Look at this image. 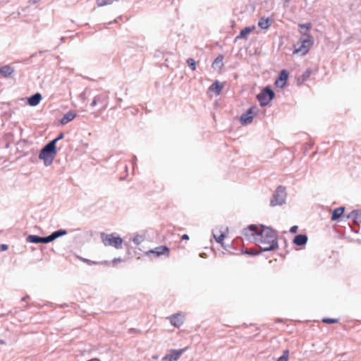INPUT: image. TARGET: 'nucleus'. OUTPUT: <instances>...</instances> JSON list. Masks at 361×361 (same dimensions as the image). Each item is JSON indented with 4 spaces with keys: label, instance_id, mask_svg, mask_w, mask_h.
<instances>
[{
    "label": "nucleus",
    "instance_id": "6e6552de",
    "mask_svg": "<svg viewBox=\"0 0 361 361\" xmlns=\"http://www.w3.org/2000/svg\"><path fill=\"white\" fill-rule=\"evenodd\" d=\"M26 241L27 243H35V244H38V243L47 244V243L51 242L50 235L39 236V235H29L26 238Z\"/></svg>",
    "mask_w": 361,
    "mask_h": 361
},
{
    "label": "nucleus",
    "instance_id": "72a5a7b5",
    "mask_svg": "<svg viewBox=\"0 0 361 361\" xmlns=\"http://www.w3.org/2000/svg\"><path fill=\"white\" fill-rule=\"evenodd\" d=\"M82 261H83L84 262L87 263V264L89 265H92V264H102V262H94V261H92L90 259H85V258H82L80 257V258Z\"/></svg>",
    "mask_w": 361,
    "mask_h": 361
},
{
    "label": "nucleus",
    "instance_id": "a18cd8bd",
    "mask_svg": "<svg viewBox=\"0 0 361 361\" xmlns=\"http://www.w3.org/2000/svg\"><path fill=\"white\" fill-rule=\"evenodd\" d=\"M28 298H29V296H28V295H26V296L23 297V298H22V300H23V301H25Z\"/></svg>",
    "mask_w": 361,
    "mask_h": 361
},
{
    "label": "nucleus",
    "instance_id": "393cba45",
    "mask_svg": "<svg viewBox=\"0 0 361 361\" xmlns=\"http://www.w3.org/2000/svg\"><path fill=\"white\" fill-rule=\"evenodd\" d=\"M271 23L268 18H261L258 22V26L262 29H267Z\"/></svg>",
    "mask_w": 361,
    "mask_h": 361
},
{
    "label": "nucleus",
    "instance_id": "e433bc0d",
    "mask_svg": "<svg viewBox=\"0 0 361 361\" xmlns=\"http://www.w3.org/2000/svg\"><path fill=\"white\" fill-rule=\"evenodd\" d=\"M8 248V246L6 244H0V251L1 252H3V251H6L7 250Z\"/></svg>",
    "mask_w": 361,
    "mask_h": 361
},
{
    "label": "nucleus",
    "instance_id": "f257e3e1",
    "mask_svg": "<svg viewBox=\"0 0 361 361\" xmlns=\"http://www.w3.org/2000/svg\"><path fill=\"white\" fill-rule=\"evenodd\" d=\"M242 234L248 240L253 239L257 244H268V247H261L262 251L274 250L279 247L276 231L270 227L262 224H250L243 230Z\"/></svg>",
    "mask_w": 361,
    "mask_h": 361
},
{
    "label": "nucleus",
    "instance_id": "6e6d98bb",
    "mask_svg": "<svg viewBox=\"0 0 361 361\" xmlns=\"http://www.w3.org/2000/svg\"><path fill=\"white\" fill-rule=\"evenodd\" d=\"M43 52H44V51H39L38 53H39V54H42V53H43Z\"/></svg>",
    "mask_w": 361,
    "mask_h": 361
},
{
    "label": "nucleus",
    "instance_id": "b1692460",
    "mask_svg": "<svg viewBox=\"0 0 361 361\" xmlns=\"http://www.w3.org/2000/svg\"><path fill=\"white\" fill-rule=\"evenodd\" d=\"M264 251H262V247H261V250H259V249H257V250H253V249L242 250V253L247 255H250V256H256V255H258L261 254Z\"/></svg>",
    "mask_w": 361,
    "mask_h": 361
},
{
    "label": "nucleus",
    "instance_id": "6ab92c4d",
    "mask_svg": "<svg viewBox=\"0 0 361 361\" xmlns=\"http://www.w3.org/2000/svg\"><path fill=\"white\" fill-rule=\"evenodd\" d=\"M76 116V114L74 111H69L66 114H65L63 118L61 119L60 123L61 125H66L72 120H73Z\"/></svg>",
    "mask_w": 361,
    "mask_h": 361
},
{
    "label": "nucleus",
    "instance_id": "603ef678",
    "mask_svg": "<svg viewBox=\"0 0 361 361\" xmlns=\"http://www.w3.org/2000/svg\"><path fill=\"white\" fill-rule=\"evenodd\" d=\"M7 166H8V165L6 164V165L3 166L1 168L4 169V168L7 167Z\"/></svg>",
    "mask_w": 361,
    "mask_h": 361
},
{
    "label": "nucleus",
    "instance_id": "5701e85b",
    "mask_svg": "<svg viewBox=\"0 0 361 361\" xmlns=\"http://www.w3.org/2000/svg\"><path fill=\"white\" fill-rule=\"evenodd\" d=\"M66 234H67L66 230H65V229H59V230L53 232L52 233H51L49 235H50V238H51V240L52 242L54 240H56V238H59L61 236L65 235Z\"/></svg>",
    "mask_w": 361,
    "mask_h": 361
},
{
    "label": "nucleus",
    "instance_id": "473e14b6",
    "mask_svg": "<svg viewBox=\"0 0 361 361\" xmlns=\"http://www.w3.org/2000/svg\"><path fill=\"white\" fill-rule=\"evenodd\" d=\"M30 158L36 157L37 155V150L32 149L30 152H27L24 154V156H30Z\"/></svg>",
    "mask_w": 361,
    "mask_h": 361
},
{
    "label": "nucleus",
    "instance_id": "ddd939ff",
    "mask_svg": "<svg viewBox=\"0 0 361 361\" xmlns=\"http://www.w3.org/2000/svg\"><path fill=\"white\" fill-rule=\"evenodd\" d=\"M347 218L352 219L356 225L359 226L361 224V209L352 211Z\"/></svg>",
    "mask_w": 361,
    "mask_h": 361
},
{
    "label": "nucleus",
    "instance_id": "dca6fc26",
    "mask_svg": "<svg viewBox=\"0 0 361 361\" xmlns=\"http://www.w3.org/2000/svg\"><path fill=\"white\" fill-rule=\"evenodd\" d=\"M307 240L306 234H298L294 237L293 243L298 246H303L306 245Z\"/></svg>",
    "mask_w": 361,
    "mask_h": 361
},
{
    "label": "nucleus",
    "instance_id": "f8f14e48",
    "mask_svg": "<svg viewBox=\"0 0 361 361\" xmlns=\"http://www.w3.org/2000/svg\"><path fill=\"white\" fill-rule=\"evenodd\" d=\"M170 252V249L165 245H161L155 247L154 250H149L147 254L152 253L155 254L156 256L159 257L161 255H167L169 256Z\"/></svg>",
    "mask_w": 361,
    "mask_h": 361
},
{
    "label": "nucleus",
    "instance_id": "20e7f679",
    "mask_svg": "<svg viewBox=\"0 0 361 361\" xmlns=\"http://www.w3.org/2000/svg\"><path fill=\"white\" fill-rule=\"evenodd\" d=\"M101 238L105 246H112L116 249L121 248L123 240L120 236L115 237L113 233H102Z\"/></svg>",
    "mask_w": 361,
    "mask_h": 361
},
{
    "label": "nucleus",
    "instance_id": "423d86ee",
    "mask_svg": "<svg viewBox=\"0 0 361 361\" xmlns=\"http://www.w3.org/2000/svg\"><path fill=\"white\" fill-rule=\"evenodd\" d=\"M56 152V141H50L40 150L38 158H54Z\"/></svg>",
    "mask_w": 361,
    "mask_h": 361
},
{
    "label": "nucleus",
    "instance_id": "9d476101",
    "mask_svg": "<svg viewBox=\"0 0 361 361\" xmlns=\"http://www.w3.org/2000/svg\"><path fill=\"white\" fill-rule=\"evenodd\" d=\"M185 349L171 350L169 354L163 357V360L166 361H176L179 359L181 355L184 353Z\"/></svg>",
    "mask_w": 361,
    "mask_h": 361
},
{
    "label": "nucleus",
    "instance_id": "4be33fe9",
    "mask_svg": "<svg viewBox=\"0 0 361 361\" xmlns=\"http://www.w3.org/2000/svg\"><path fill=\"white\" fill-rule=\"evenodd\" d=\"M222 89L223 85L218 80H216L209 87V91L215 92V94L217 95L220 94Z\"/></svg>",
    "mask_w": 361,
    "mask_h": 361
},
{
    "label": "nucleus",
    "instance_id": "c756f323",
    "mask_svg": "<svg viewBox=\"0 0 361 361\" xmlns=\"http://www.w3.org/2000/svg\"><path fill=\"white\" fill-rule=\"evenodd\" d=\"M298 27H300V30L305 29V32H308L312 27V24L310 23L299 24Z\"/></svg>",
    "mask_w": 361,
    "mask_h": 361
},
{
    "label": "nucleus",
    "instance_id": "2eb2a0df",
    "mask_svg": "<svg viewBox=\"0 0 361 361\" xmlns=\"http://www.w3.org/2000/svg\"><path fill=\"white\" fill-rule=\"evenodd\" d=\"M345 210V207H339L336 208L334 210L331 211V220L332 221H338L339 219L342 216Z\"/></svg>",
    "mask_w": 361,
    "mask_h": 361
},
{
    "label": "nucleus",
    "instance_id": "79ce46f5",
    "mask_svg": "<svg viewBox=\"0 0 361 361\" xmlns=\"http://www.w3.org/2000/svg\"><path fill=\"white\" fill-rule=\"evenodd\" d=\"M259 245V249L261 250V247H268V244H258Z\"/></svg>",
    "mask_w": 361,
    "mask_h": 361
},
{
    "label": "nucleus",
    "instance_id": "5fc2aeb1",
    "mask_svg": "<svg viewBox=\"0 0 361 361\" xmlns=\"http://www.w3.org/2000/svg\"><path fill=\"white\" fill-rule=\"evenodd\" d=\"M63 39H64V37H61V42H63Z\"/></svg>",
    "mask_w": 361,
    "mask_h": 361
},
{
    "label": "nucleus",
    "instance_id": "7ed1b4c3",
    "mask_svg": "<svg viewBox=\"0 0 361 361\" xmlns=\"http://www.w3.org/2000/svg\"><path fill=\"white\" fill-rule=\"evenodd\" d=\"M274 91L270 87L267 86L257 95V99L261 106H266L274 98Z\"/></svg>",
    "mask_w": 361,
    "mask_h": 361
},
{
    "label": "nucleus",
    "instance_id": "2f4dec72",
    "mask_svg": "<svg viewBox=\"0 0 361 361\" xmlns=\"http://www.w3.org/2000/svg\"><path fill=\"white\" fill-rule=\"evenodd\" d=\"M322 322L326 324H336L338 322V319H332L326 317L322 319Z\"/></svg>",
    "mask_w": 361,
    "mask_h": 361
},
{
    "label": "nucleus",
    "instance_id": "0eeeda50",
    "mask_svg": "<svg viewBox=\"0 0 361 361\" xmlns=\"http://www.w3.org/2000/svg\"><path fill=\"white\" fill-rule=\"evenodd\" d=\"M256 106H250L245 112L242 114L240 117V123L243 125H247L252 122L254 117L256 116V113L253 110Z\"/></svg>",
    "mask_w": 361,
    "mask_h": 361
},
{
    "label": "nucleus",
    "instance_id": "864d4df0",
    "mask_svg": "<svg viewBox=\"0 0 361 361\" xmlns=\"http://www.w3.org/2000/svg\"><path fill=\"white\" fill-rule=\"evenodd\" d=\"M290 0H285V3H288Z\"/></svg>",
    "mask_w": 361,
    "mask_h": 361
},
{
    "label": "nucleus",
    "instance_id": "f704fd0d",
    "mask_svg": "<svg viewBox=\"0 0 361 361\" xmlns=\"http://www.w3.org/2000/svg\"><path fill=\"white\" fill-rule=\"evenodd\" d=\"M45 166H49L52 164L54 159H42Z\"/></svg>",
    "mask_w": 361,
    "mask_h": 361
},
{
    "label": "nucleus",
    "instance_id": "37998d69",
    "mask_svg": "<svg viewBox=\"0 0 361 361\" xmlns=\"http://www.w3.org/2000/svg\"><path fill=\"white\" fill-rule=\"evenodd\" d=\"M121 258L118 257V258L114 259L113 262H121Z\"/></svg>",
    "mask_w": 361,
    "mask_h": 361
},
{
    "label": "nucleus",
    "instance_id": "4468645a",
    "mask_svg": "<svg viewBox=\"0 0 361 361\" xmlns=\"http://www.w3.org/2000/svg\"><path fill=\"white\" fill-rule=\"evenodd\" d=\"M171 324L175 327H180L183 324V317L180 314H174L169 317Z\"/></svg>",
    "mask_w": 361,
    "mask_h": 361
},
{
    "label": "nucleus",
    "instance_id": "58836bf2",
    "mask_svg": "<svg viewBox=\"0 0 361 361\" xmlns=\"http://www.w3.org/2000/svg\"><path fill=\"white\" fill-rule=\"evenodd\" d=\"M129 334H133V333H140L141 331L137 329L131 328L128 330Z\"/></svg>",
    "mask_w": 361,
    "mask_h": 361
},
{
    "label": "nucleus",
    "instance_id": "c85d7f7f",
    "mask_svg": "<svg viewBox=\"0 0 361 361\" xmlns=\"http://www.w3.org/2000/svg\"><path fill=\"white\" fill-rule=\"evenodd\" d=\"M144 240V238L142 235H137L133 238V242L135 245H139Z\"/></svg>",
    "mask_w": 361,
    "mask_h": 361
},
{
    "label": "nucleus",
    "instance_id": "c03bdc74",
    "mask_svg": "<svg viewBox=\"0 0 361 361\" xmlns=\"http://www.w3.org/2000/svg\"><path fill=\"white\" fill-rule=\"evenodd\" d=\"M350 229L352 231L355 232V233H357L358 231L357 230H355L352 226H350Z\"/></svg>",
    "mask_w": 361,
    "mask_h": 361
},
{
    "label": "nucleus",
    "instance_id": "09e8293b",
    "mask_svg": "<svg viewBox=\"0 0 361 361\" xmlns=\"http://www.w3.org/2000/svg\"><path fill=\"white\" fill-rule=\"evenodd\" d=\"M204 255H205V253H201V254H200V257H204Z\"/></svg>",
    "mask_w": 361,
    "mask_h": 361
},
{
    "label": "nucleus",
    "instance_id": "412c9836",
    "mask_svg": "<svg viewBox=\"0 0 361 361\" xmlns=\"http://www.w3.org/2000/svg\"><path fill=\"white\" fill-rule=\"evenodd\" d=\"M224 56L222 54H219L217 57L215 59L214 62L212 63V68L214 69L221 70L224 66Z\"/></svg>",
    "mask_w": 361,
    "mask_h": 361
},
{
    "label": "nucleus",
    "instance_id": "a211bd4d",
    "mask_svg": "<svg viewBox=\"0 0 361 361\" xmlns=\"http://www.w3.org/2000/svg\"><path fill=\"white\" fill-rule=\"evenodd\" d=\"M14 72V68L10 65H5L0 68V75L4 78L11 76Z\"/></svg>",
    "mask_w": 361,
    "mask_h": 361
},
{
    "label": "nucleus",
    "instance_id": "a19ab883",
    "mask_svg": "<svg viewBox=\"0 0 361 361\" xmlns=\"http://www.w3.org/2000/svg\"><path fill=\"white\" fill-rule=\"evenodd\" d=\"M181 239L183 240H188L189 239V236L188 234H183L181 237Z\"/></svg>",
    "mask_w": 361,
    "mask_h": 361
},
{
    "label": "nucleus",
    "instance_id": "aec40b11",
    "mask_svg": "<svg viewBox=\"0 0 361 361\" xmlns=\"http://www.w3.org/2000/svg\"><path fill=\"white\" fill-rule=\"evenodd\" d=\"M253 29V27H246L244 29L241 30L239 35L235 37L234 42H236L238 40L240 39H246L247 35H249L252 31Z\"/></svg>",
    "mask_w": 361,
    "mask_h": 361
},
{
    "label": "nucleus",
    "instance_id": "c9c22d12",
    "mask_svg": "<svg viewBox=\"0 0 361 361\" xmlns=\"http://www.w3.org/2000/svg\"><path fill=\"white\" fill-rule=\"evenodd\" d=\"M64 135L63 133H61L56 138L53 139L51 141H56V143L60 140L63 139Z\"/></svg>",
    "mask_w": 361,
    "mask_h": 361
},
{
    "label": "nucleus",
    "instance_id": "4c0bfd02",
    "mask_svg": "<svg viewBox=\"0 0 361 361\" xmlns=\"http://www.w3.org/2000/svg\"><path fill=\"white\" fill-rule=\"evenodd\" d=\"M298 229V226H293L290 228V232L291 233H297Z\"/></svg>",
    "mask_w": 361,
    "mask_h": 361
},
{
    "label": "nucleus",
    "instance_id": "8fccbe9b",
    "mask_svg": "<svg viewBox=\"0 0 361 361\" xmlns=\"http://www.w3.org/2000/svg\"><path fill=\"white\" fill-rule=\"evenodd\" d=\"M9 161V159H4V163H6Z\"/></svg>",
    "mask_w": 361,
    "mask_h": 361
},
{
    "label": "nucleus",
    "instance_id": "1a4fd4ad",
    "mask_svg": "<svg viewBox=\"0 0 361 361\" xmlns=\"http://www.w3.org/2000/svg\"><path fill=\"white\" fill-rule=\"evenodd\" d=\"M107 99L108 95L106 94H98L94 97L90 106H95L97 104H102L101 110L103 111L107 107Z\"/></svg>",
    "mask_w": 361,
    "mask_h": 361
},
{
    "label": "nucleus",
    "instance_id": "bb28decb",
    "mask_svg": "<svg viewBox=\"0 0 361 361\" xmlns=\"http://www.w3.org/2000/svg\"><path fill=\"white\" fill-rule=\"evenodd\" d=\"M186 63H187L188 66L192 69V71H195L196 62L193 59H192V58L188 59Z\"/></svg>",
    "mask_w": 361,
    "mask_h": 361
},
{
    "label": "nucleus",
    "instance_id": "a878e982",
    "mask_svg": "<svg viewBox=\"0 0 361 361\" xmlns=\"http://www.w3.org/2000/svg\"><path fill=\"white\" fill-rule=\"evenodd\" d=\"M289 356V350H285L281 356H280L276 361H288Z\"/></svg>",
    "mask_w": 361,
    "mask_h": 361
},
{
    "label": "nucleus",
    "instance_id": "39448f33",
    "mask_svg": "<svg viewBox=\"0 0 361 361\" xmlns=\"http://www.w3.org/2000/svg\"><path fill=\"white\" fill-rule=\"evenodd\" d=\"M286 197V193L285 188L281 185L277 187L271 199L270 205L272 207L282 205L285 203Z\"/></svg>",
    "mask_w": 361,
    "mask_h": 361
},
{
    "label": "nucleus",
    "instance_id": "cd10ccee",
    "mask_svg": "<svg viewBox=\"0 0 361 361\" xmlns=\"http://www.w3.org/2000/svg\"><path fill=\"white\" fill-rule=\"evenodd\" d=\"M311 73H312L311 68L306 69L305 71L302 75V82L306 81L310 78Z\"/></svg>",
    "mask_w": 361,
    "mask_h": 361
},
{
    "label": "nucleus",
    "instance_id": "f03ea898",
    "mask_svg": "<svg viewBox=\"0 0 361 361\" xmlns=\"http://www.w3.org/2000/svg\"><path fill=\"white\" fill-rule=\"evenodd\" d=\"M300 42L301 44L299 47H295L294 53H300L303 56L308 52L314 43V39L309 32H303L300 38Z\"/></svg>",
    "mask_w": 361,
    "mask_h": 361
},
{
    "label": "nucleus",
    "instance_id": "ea45409f",
    "mask_svg": "<svg viewBox=\"0 0 361 361\" xmlns=\"http://www.w3.org/2000/svg\"><path fill=\"white\" fill-rule=\"evenodd\" d=\"M306 150H307V147H305V152L304 153V156H310V157H311V156H314L316 154V152H314L312 154H307L306 152Z\"/></svg>",
    "mask_w": 361,
    "mask_h": 361
},
{
    "label": "nucleus",
    "instance_id": "3c124183",
    "mask_svg": "<svg viewBox=\"0 0 361 361\" xmlns=\"http://www.w3.org/2000/svg\"><path fill=\"white\" fill-rule=\"evenodd\" d=\"M130 164H131V166H132L133 167H134V163H133V161H130Z\"/></svg>",
    "mask_w": 361,
    "mask_h": 361
},
{
    "label": "nucleus",
    "instance_id": "7c9ffc66",
    "mask_svg": "<svg viewBox=\"0 0 361 361\" xmlns=\"http://www.w3.org/2000/svg\"><path fill=\"white\" fill-rule=\"evenodd\" d=\"M214 237L216 240V241L221 244L222 246H224V243H223V240L225 238V234L224 233H221L220 235H219L218 237L214 234Z\"/></svg>",
    "mask_w": 361,
    "mask_h": 361
},
{
    "label": "nucleus",
    "instance_id": "49530a36",
    "mask_svg": "<svg viewBox=\"0 0 361 361\" xmlns=\"http://www.w3.org/2000/svg\"><path fill=\"white\" fill-rule=\"evenodd\" d=\"M37 54H38L37 52L34 53V54H32L31 55V56H30V57H31V58H32V57H35V56H37Z\"/></svg>",
    "mask_w": 361,
    "mask_h": 361
},
{
    "label": "nucleus",
    "instance_id": "f3484780",
    "mask_svg": "<svg viewBox=\"0 0 361 361\" xmlns=\"http://www.w3.org/2000/svg\"><path fill=\"white\" fill-rule=\"evenodd\" d=\"M42 98V94L39 92H37L28 97L27 103L31 106H35L39 104Z\"/></svg>",
    "mask_w": 361,
    "mask_h": 361
},
{
    "label": "nucleus",
    "instance_id": "9b49d317",
    "mask_svg": "<svg viewBox=\"0 0 361 361\" xmlns=\"http://www.w3.org/2000/svg\"><path fill=\"white\" fill-rule=\"evenodd\" d=\"M288 72L286 70H282L280 71L278 79L276 81L277 87L283 88L287 82L288 78Z\"/></svg>",
    "mask_w": 361,
    "mask_h": 361
},
{
    "label": "nucleus",
    "instance_id": "de8ad7c7",
    "mask_svg": "<svg viewBox=\"0 0 361 361\" xmlns=\"http://www.w3.org/2000/svg\"><path fill=\"white\" fill-rule=\"evenodd\" d=\"M4 343H5L4 341V340L0 339V344H4Z\"/></svg>",
    "mask_w": 361,
    "mask_h": 361
}]
</instances>
